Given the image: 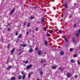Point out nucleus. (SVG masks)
<instances>
[{
    "label": "nucleus",
    "instance_id": "nucleus-1",
    "mask_svg": "<svg viewBox=\"0 0 80 80\" xmlns=\"http://www.w3.org/2000/svg\"><path fill=\"white\" fill-rule=\"evenodd\" d=\"M32 65H29L27 67V69H29V68H30L31 67H32Z\"/></svg>",
    "mask_w": 80,
    "mask_h": 80
},
{
    "label": "nucleus",
    "instance_id": "nucleus-2",
    "mask_svg": "<svg viewBox=\"0 0 80 80\" xmlns=\"http://www.w3.org/2000/svg\"><path fill=\"white\" fill-rule=\"evenodd\" d=\"M44 20H45V18L43 17L41 21L42 24L43 23V22H44Z\"/></svg>",
    "mask_w": 80,
    "mask_h": 80
},
{
    "label": "nucleus",
    "instance_id": "nucleus-3",
    "mask_svg": "<svg viewBox=\"0 0 80 80\" xmlns=\"http://www.w3.org/2000/svg\"><path fill=\"white\" fill-rule=\"evenodd\" d=\"M38 53L39 55H40L42 53V52H41V50H39L38 51Z\"/></svg>",
    "mask_w": 80,
    "mask_h": 80
},
{
    "label": "nucleus",
    "instance_id": "nucleus-4",
    "mask_svg": "<svg viewBox=\"0 0 80 80\" xmlns=\"http://www.w3.org/2000/svg\"><path fill=\"white\" fill-rule=\"evenodd\" d=\"M44 45H48V41L47 40H45L44 41Z\"/></svg>",
    "mask_w": 80,
    "mask_h": 80
},
{
    "label": "nucleus",
    "instance_id": "nucleus-5",
    "mask_svg": "<svg viewBox=\"0 0 80 80\" xmlns=\"http://www.w3.org/2000/svg\"><path fill=\"white\" fill-rule=\"evenodd\" d=\"M20 46H22L23 47H26L27 46V44H21V45H20Z\"/></svg>",
    "mask_w": 80,
    "mask_h": 80
},
{
    "label": "nucleus",
    "instance_id": "nucleus-6",
    "mask_svg": "<svg viewBox=\"0 0 80 80\" xmlns=\"http://www.w3.org/2000/svg\"><path fill=\"white\" fill-rule=\"evenodd\" d=\"M29 52L30 53H32V52H33V49H32V48H30L29 50Z\"/></svg>",
    "mask_w": 80,
    "mask_h": 80
},
{
    "label": "nucleus",
    "instance_id": "nucleus-7",
    "mask_svg": "<svg viewBox=\"0 0 80 80\" xmlns=\"http://www.w3.org/2000/svg\"><path fill=\"white\" fill-rule=\"evenodd\" d=\"M67 76L68 77H71V74H70V73H68L67 74Z\"/></svg>",
    "mask_w": 80,
    "mask_h": 80
},
{
    "label": "nucleus",
    "instance_id": "nucleus-8",
    "mask_svg": "<svg viewBox=\"0 0 80 80\" xmlns=\"http://www.w3.org/2000/svg\"><path fill=\"white\" fill-rule=\"evenodd\" d=\"M77 27V24H74L73 25V28H76V27Z\"/></svg>",
    "mask_w": 80,
    "mask_h": 80
},
{
    "label": "nucleus",
    "instance_id": "nucleus-9",
    "mask_svg": "<svg viewBox=\"0 0 80 80\" xmlns=\"http://www.w3.org/2000/svg\"><path fill=\"white\" fill-rule=\"evenodd\" d=\"M14 11H15L14 9L12 10L11 12L10 15H12V14H13V13H14Z\"/></svg>",
    "mask_w": 80,
    "mask_h": 80
},
{
    "label": "nucleus",
    "instance_id": "nucleus-10",
    "mask_svg": "<svg viewBox=\"0 0 80 80\" xmlns=\"http://www.w3.org/2000/svg\"><path fill=\"white\" fill-rule=\"evenodd\" d=\"M22 78V77L21 76L19 75L18 76V79L19 80H21Z\"/></svg>",
    "mask_w": 80,
    "mask_h": 80
},
{
    "label": "nucleus",
    "instance_id": "nucleus-11",
    "mask_svg": "<svg viewBox=\"0 0 80 80\" xmlns=\"http://www.w3.org/2000/svg\"><path fill=\"white\" fill-rule=\"evenodd\" d=\"M60 54L61 55H62L64 54V52L62 51H61L60 52Z\"/></svg>",
    "mask_w": 80,
    "mask_h": 80
},
{
    "label": "nucleus",
    "instance_id": "nucleus-12",
    "mask_svg": "<svg viewBox=\"0 0 80 80\" xmlns=\"http://www.w3.org/2000/svg\"><path fill=\"white\" fill-rule=\"evenodd\" d=\"M12 68V66H9L6 68V70H9V69H11Z\"/></svg>",
    "mask_w": 80,
    "mask_h": 80
},
{
    "label": "nucleus",
    "instance_id": "nucleus-13",
    "mask_svg": "<svg viewBox=\"0 0 80 80\" xmlns=\"http://www.w3.org/2000/svg\"><path fill=\"white\" fill-rule=\"evenodd\" d=\"M14 51H15V48H13L11 51V53H13L14 52Z\"/></svg>",
    "mask_w": 80,
    "mask_h": 80
},
{
    "label": "nucleus",
    "instance_id": "nucleus-14",
    "mask_svg": "<svg viewBox=\"0 0 80 80\" xmlns=\"http://www.w3.org/2000/svg\"><path fill=\"white\" fill-rule=\"evenodd\" d=\"M59 70H61V71H63V68H59L58 69Z\"/></svg>",
    "mask_w": 80,
    "mask_h": 80
},
{
    "label": "nucleus",
    "instance_id": "nucleus-15",
    "mask_svg": "<svg viewBox=\"0 0 80 80\" xmlns=\"http://www.w3.org/2000/svg\"><path fill=\"white\" fill-rule=\"evenodd\" d=\"M64 39L66 42H68V39H67V37H64Z\"/></svg>",
    "mask_w": 80,
    "mask_h": 80
},
{
    "label": "nucleus",
    "instance_id": "nucleus-16",
    "mask_svg": "<svg viewBox=\"0 0 80 80\" xmlns=\"http://www.w3.org/2000/svg\"><path fill=\"white\" fill-rule=\"evenodd\" d=\"M64 6L65 8H67L68 6H67V3H64Z\"/></svg>",
    "mask_w": 80,
    "mask_h": 80
},
{
    "label": "nucleus",
    "instance_id": "nucleus-17",
    "mask_svg": "<svg viewBox=\"0 0 80 80\" xmlns=\"http://www.w3.org/2000/svg\"><path fill=\"white\" fill-rule=\"evenodd\" d=\"M72 41L73 42V43L75 42V38H72Z\"/></svg>",
    "mask_w": 80,
    "mask_h": 80
},
{
    "label": "nucleus",
    "instance_id": "nucleus-18",
    "mask_svg": "<svg viewBox=\"0 0 80 80\" xmlns=\"http://www.w3.org/2000/svg\"><path fill=\"white\" fill-rule=\"evenodd\" d=\"M25 76H26V75L25 74L23 75L22 77V80H23V79H25Z\"/></svg>",
    "mask_w": 80,
    "mask_h": 80
},
{
    "label": "nucleus",
    "instance_id": "nucleus-19",
    "mask_svg": "<svg viewBox=\"0 0 80 80\" xmlns=\"http://www.w3.org/2000/svg\"><path fill=\"white\" fill-rule=\"evenodd\" d=\"M52 69H55V68H56V67L53 66L52 67Z\"/></svg>",
    "mask_w": 80,
    "mask_h": 80
},
{
    "label": "nucleus",
    "instance_id": "nucleus-20",
    "mask_svg": "<svg viewBox=\"0 0 80 80\" xmlns=\"http://www.w3.org/2000/svg\"><path fill=\"white\" fill-rule=\"evenodd\" d=\"M11 79L12 80H15V77H12L11 78Z\"/></svg>",
    "mask_w": 80,
    "mask_h": 80
},
{
    "label": "nucleus",
    "instance_id": "nucleus-21",
    "mask_svg": "<svg viewBox=\"0 0 80 80\" xmlns=\"http://www.w3.org/2000/svg\"><path fill=\"white\" fill-rule=\"evenodd\" d=\"M22 37V34L18 36V38H21Z\"/></svg>",
    "mask_w": 80,
    "mask_h": 80
},
{
    "label": "nucleus",
    "instance_id": "nucleus-22",
    "mask_svg": "<svg viewBox=\"0 0 80 80\" xmlns=\"http://www.w3.org/2000/svg\"><path fill=\"white\" fill-rule=\"evenodd\" d=\"M24 26H25V25H27V22H26V21L24 22Z\"/></svg>",
    "mask_w": 80,
    "mask_h": 80
},
{
    "label": "nucleus",
    "instance_id": "nucleus-23",
    "mask_svg": "<svg viewBox=\"0 0 80 80\" xmlns=\"http://www.w3.org/2000/svg\"><path fill=\"white\" fill-rule=\"evenodd\" d=\"M58 32L59 33L61 34L62 32V31L61 30H59L58 31Z\"/></svg>",
    "mask_w": 80,
    "mask_h": 80
},
{
    "label": "nucleus",
    "instance_id": "nucleus-24",
    "mask_svg": "<svg viewBox=\"0 0 80 80\" xmlns=\"http://www.w3.org/2000/svg\"><path fill=\"white\" fill-rule=\"evenodd\" d=\"M69 51L70 52H72V51H73V49H72V48H71L69 50Z\"/></svg>",
    "mask_w": 80,
    "mask_h": 80
},
{
    "label": "nucleus",
    "instance_id": "nucleus-25",
    "mask_svg": "<svg viewBox=\"0 0 80 80\" xmlns=\"http://www.w3.org/2000/svg\"><path fill=\"white\" fill-rule=\"evenodd\" d=\"M71 63H74V61H73V60L72 59L71 61Z\"/></svg>",
    "mask_w": 80,
    "mask_h": 80
},
{
    "label": "nucleus",
    "instance_id": "nucleus-26",
    "mask_svg": "<svg viewBox=\"0 0 80 80\" xmlns=\"http://www.w3.org/2000/svg\"><path fill=\"white\" fill-rule=\"evenodd\" d=\"M74 57H77V55L75 54L73 55Z\"/></svg>",
    "mask_w": 80,
    "mask_h": 80
},
{
    "label": "nucleus",
    "instance_id": "nucleus-27",
    "mask_svg": "<svg viewBox=\"0 0 80 80\" xmlns=\"http://www.w3.org/2000/svg\"><path fill=\"white\" fill-rule=\"evenodd\" d=\"M43 72L42 71H40V73L41 75H42L43 74Z\"/></svg>",
    "mask_w": 80,
    "mask_h": 80
},
{
    "label": "nucleus",
    "instance_id": "nucleus-28",
    "mask_svg": "<svg viewBox=\"0 0 80 80\" xmlns=\"http://www.w3.org/2000/svg\"><path fill=\"white\" fill-rule=\"evenodd\" d=\"M10 44H9L8 45V48H10Z\"/></svg>",
    "mask_w": 80,
    "mask_h": 80
},
{
    "label": "nucleus",
    "instance_id": "nucleus-29",
    "mask_svg": "<svg viewBox=\"0 0 80 80\" xmlns=\"http://www.w3.org/2000/svg\"><path fill=\"white\" fill-rule=\"evenodd\" d=\"M33 18H34V17H32V16H31V20H32V19H33Z\"/></svg>",
    "mask_w": 80,
    "mask_h": 80
},
{
    "label": "nucleus",
    "instance_id": "nucleus-30",
    "mask_svg": "<svg viewBox=\"0 0 80 80\" xmlns=\"http://www.w3.org/2000/svg\"><path fill=\"white\" fill-rule=\"evenodd\" d=\"M28 62L27 61H25L24 62V63H28Z\"/></svg>",
    "mask_w": 80,
    "mask_h": 80
},
{
    "label": "nucleus",
    "instance_id": "nucleus-31",
    "mask_svg": "<svg viewBox=\"0 0 80 80\" xmlns=\"http://www.w3.org/2000/svg\"><path fill=\"white\" fill-rule=\"evenodd\" d=\"M43 30H45V31H47V29H46V28H44Z\"/></svg>",
    "mask_w": 80,
    "mask_h": 80
},
{
    "label": "nucleus",
    "instance_id": "nucleus-32",
    "mask_svg": "<svg viewBox=\"0 0 80 80\" xmlns=\"http://www.w3.org/2000/svg\"><path fill=\"white\" fill-rule=\"evenodd\" d=\"M49 32H50V33L52 34V33H53V31L50 30V31Z\"/></svg>",
    "mask_w": 80,
    "mask_h": 80
},
{
    "label": "nucleus",
    "instance_id": "nucleus-33",
    "mask_svg": "<svg viewBox=\"0 0 80 80\" xmlns=\"http://www.w3.org/2000/svg\"><path fill=\"white\" fill-rule=\"evenodd\" d=\"M30 75L31 74L30 73H29L28 75V78H30Z\"/></svg>",
    "mask_w": 80,
    "mask_h": 80
},
{
    "label": "nucleus",
    "instance_id": "nucleus-34",
    "mask_svg": "<svg viewBox=\"0 0 80 80\" xmlns=\"http://www.w3.org/2000/svg\"><path fill=\"white\" fill-rule=\"evenodd\" d=\"M21 74H22V75H24V71H22V72H21Z\"/></svg>",
    "mask_w": 80,
    "mask_h": 80
},
{
    "label": "nucleus",
    "instance_id": "nucleus-35",
    "mask_svg": "<svg viewBox=\"0 0 80 80\" xmlns=\"http://www.w3.org/2000/svg\"><path fill=\"white\" fill-rule=\"evenodd\" d=\"M46 36L47 37H49L50 36V35H49V34H47V36Z\"/></svg>",
    "mask_w": 80,
    "mask_h": 80
},
{
    "label": "nucleus",
    "instance_id": "nucleus-36",
    "mask_svg": "<svg viewBox=\"0 0 80 80\" xmlns=\"http://www.w3.org/2000/svg\"><path fill=\"white\" fill-rule=\"evenodd\" d=\"M43 60L42 59V61H41V63H43Z\"/></svg>",
    "mask_w": 80,
    "mask_h": 80
},
{
    "label": "nucleus",
    "instance_id": "nucleus-37",
    "mask_svg": "<svg viewBox=\"0 0 80 80\" xmlns=\"http://www.w3.org/2000/svg\"><path fill=\"white\" fill-rule=\"evenodd\" d=\"M18 34V32H16V35H17Z\"/></svg>",
    "mask_w": 80,
    "mask_h": 80
},
{
    "label": "nucleus",
    "instance_id": "nucleus-38",
    "mask_svg": "<svg viewBox=\"0 0 80 80\" xmlns=\"http://www.w3.org/2000/svg\"><path fill=\"white\" fill-rule=\"evenodd\" d=\"M27 26H28V27H30V23H28Z\"/></svg>",
    "mask_w": 80,
    "mask_h": 80
},
{
    "label": "nucleus",
    "instance_id": "nucleus-39",
    "mask_svg": "<svg viewBox=\"0 0 80 80\" xmlns=\"http://www.w3.org/2000/svg\"><path fill=\"white\" fill-rule=\"evenodd\" d=\"M78 65H80V62L79 61L78 62Z\"/></svg>",
    "mask_w": 80,
    "mask_h": 80
},
{
    "label": "nucleus",
    "instance_id": "nucleus-40",
    "mask_svg": "<svg viewBox=\"0 0 80 80\" xmlns=\"http://www.w3.org/2000/svg\"><path fill=\"white\" fill-rule=\"evenodd\" d=\"M18 54L19 55H21L22 54V52H18Z\"/></svg>",
    "mask_w": 80,
    "mask_h": 80
},
{
    "label": "nucleus",
    "instance_id": "nucleus-41",
    "mask_svg": "<svg viewBox=\"0 0 80 80\" xmlns=\"http://www.w3.org/2000/svg\"><path fill=\"white\" fill-rule=\"evenodd\" d=\"M8 31H10V28H8Z\"/></svg>",
    "mask_w": 80,
    "mask_h": 80
},
{
    "label": "nucleus",
    "instance_id": "nucleus-42",
    "mask_svg": "<svg viewBox=\"0 0 80 80\" xmlns=\"http://www.w3.org/2000/svg\"><path fill=\"white\" fill-rule=\"evenodd\" d=\"M35 31H38V28H37L35 30Z\"/></svg>",
    "mask_w": 80,
    "mask_h": 80
},
{
    "label": "nucleus",
    "instance_id": "nucleus-43",
    "mask_svg": "<svg viewBox=\"0 0 80 80\" xmlns=\"http://www.w3.org/2000/svg\"><path fill=\"white\" fill-rule=\"evenodd\" d=\"M75 77H76V78H77L78 77V76L77 75H76L74 76Z\"/></svg>",
    "mask_w": 80,
    "mask_h": 80
},
{
    "label": "nucleus",
    "instance_id": "nucleus-44",
    "mask_svg": "<svg viewBox=\"0 0 80 80\" xmlns=\"http://www.w3.org/2000/svg\"><path fill=\"white\" fill-rule=\"evenodd\" d=\"M32 29H30L29 30V32H31V31H32Z\"/></svg>",
    "mask_w": 80,
    "mask_h": 80
},
{
    "label": "nucleus",
    "instance_id": "nucleus-45",
    "mask_svg": "<svg viewBox=\"0 0 80 80\" xmlns=\"http://www.w3.org/2000/svg\"><path fill=\"white\" fill-rule=\"evenodd\" d=\"M29 34V33H28V32H27V35H28Z\"/></svg>",
    "mask_w": 80,
    "mask_h": 80
},
{
    "label": "nucleus",
    "instance_id": "nucleus-46",
    "mask_svg": "<svg viewBox=\"0 0 80 80\" xmlns=\"http://www.w3.org/2000/svg\"><path fill=\"white\" fill-rule=\"evenodd\" d=\"M22 50V49H21L19 50V52H20V51H21Z\"/></svg>",
    "mask_w": 80,
    "mask_h": 80
},
{
    "label": "nucleus",
    "instance_id": "nucleus-47",
    "mask_svg": "<svg viewBox=\"0 0 80 80\" xmlns=\"http://www.w3.org/2000/svg\"><path fill=\"white\" fill-rule=\"evenodd\" d=\"M36 50H38V48H36Z\"/></svg>",
    "mask_w": 80,
    "mask_h": 80
},
{
    "label": "nucleus",
    "instance_id": "nucleus-48",
    "mask_svg": "<svg viewBox=\"0 0 80 80\" xmlns=\"http://www.w3.org/2000/svg\"><path fill=\"white\" fill-rule=\"evenodd\" d=\"M34 8H35V9H36V8H37V7H34Z\"/></svg>",
    "mask_w": 80,
    "mask_h": 80
},
{
    "label": "nucleus",
    "instance_id": "nucleus-49",
    "mask_svg": "<svg viewBox=\"0 0 80 80\" xmlns=\"http://www.w3.org/2000/svg\"><path fill=\"white\" fill-rule=\"evenodd\" d=\"M46 61V60H45L44 61L43 60V62H45Z\"/></svg>",
    "mask_w": 80,
    "mask_h": 80
},
{
    "label": "nucleus",
    "instance_id": "nucleus-50",
    "mask_svg": "<svg viewBox=\"0 0 80 80\" xmlns=\"http://www.w3.org/2000/svg\"><path fill=\"white\" fill-rule=\"evenodd\" d=\"M77 5V3H74V5Z\"/></svg>",
    "mask_w": 80,
    "mask_h": 80
},
{
    "label": "nucleus",
    "instance_id": "nucleus-51",
    "mask_svg": "<svg viewBox=\"0 0 80 80\" xmlns=\"http://www.w3.org/2000/svg\"><path fill=\"white\" fill-rule=\"evenodd\" d=\"M34 32V30H33V31H32V32Z\"/></svg>",
    "mask_w": 80,
    "mask_h": 80
},
{
    "label": "nucleus",
    "instance_id": "nucleus-52",
    "mask_svg": "<svg viewBox=\"0 0 80 80\" xmlns=\"http://www.w3.org/2000/svg\"><path fill=\"white\" fill-rule=\"evenodd\" d=\"M43 65H44V66H45L46 65V64H44Z\"/></svg>",
    "mask_w": 80,
    "mask_h": 80
},
{
    "label": "nucleus",
    "instance_id": "nucleus-53",
    "mask_svg": "<svg viewBox=\"0 0 80 80\" xmlns=\"http://www.w3.org/2000/svg\"><path fill=\"white\" fill-rule=\"evenodd\" d=\"M0 49H1V47H0Z\"/></svg>",
    "mask_w": 80,
    "mask_h": 80
}]
</instances>
